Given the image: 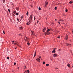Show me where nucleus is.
Listing matches in <instances>:
<instances>
[{
    "label": "nucleus",
    "instance_id": "obj_47",
    "mask_svg": "<svg viewBox=\"0 0 73 73\" xmlns=\"http://www.w3.org/2000/svg\"><path fill=\"white\" fill-rule=\"evenodd\" d=\"M48 29V27H47V29Z\"/></svg>",
    "mask_w": 73,
    "mask_h": 73
},
{
    "label": "nucleus",
    "instance_id": "obj_12",
    "mask_svg": "<svg viewBox=\"0 0 73 73\" xmlns=\"http://www.w3.org/2000/svg\"><path fill=\"white\" fill-rule=\"evenodd\" d=\"M26 24L27 25H29V24H30V23H29L28 22Z\"/></svg>",
    "mask_w": 73,
    "mask_h": 73
},
{
    "label": "nucleus",
    "instance_id": "obj_49",
    "mask_svg": "<svg viewBox=\"0 0 73 73\" xmlns=\"http://www.w3.org/2000/svg\"><path fill=\"white\" fill-rule=\"evenodd\" d=\"M18 69H19V67H18V68H17Z\"/></svg>",
    "mask_w": 73,
    "mask_h": 73
},
{
    "label": "nucleus",
    "instance_id": "obj_39",
    "mask_svg": "<svg viewBox=\"0 0 73 73\" xmlns=\"http://www.w3.org/2000/svg\"><path fill=\"white\" fill-rule=\"evenodd\" d=\"M55 21H57V20L56 19H55Z\"/></svg>",
    "mask_w": 73,
    "mask_h": 73
},
{
    "label": "nucleus",
    "instance_id": "obj_24",
    "mask_svg": "<svg viewBox=\"0 0 73 73\" xmlns=\"http://www.w3.org/2000/svg\"><path fill=\"white\" fill-rule=\"evenodd\" d=\"M28 38L27 37H26V40H25L26 41H27V40H28Z\"/></svg>",
    "mask_w": 73,
    "mask_h": 73
},
{
    "label": "nucleus",
    "instance_id": "obj_34",
    "mask_svg": "<svg viewBox=\"0 0 73 73\" xmlns=\"http://www.w3.org/2000/svg\"><path fill=\"white\" fill-rule=\"evenodd\" d=\"M58 23H59V24L60 25V23H61V22H58Z\"/></svg>",
    "mask_w": 73,
    "mask_h": 73
},
{
    "label": "nucleus",
    "instance_id": "obj_37",
    "mask_svg": "<svg viewBox=\"0 0 73 73\" xmlns=\"http://www.w3.org/2000/svg\"><path fill=\"white\" fill-rule=\"evenodd\" d=\"M3 32L4 34H5V32H4V31H3Z\"/></svg>",
    "mask_w": 73,
    "mask_h": 73
},
{
    "label": "nucleus",
    "instance_id": "obj_30",
    "mask_svg": "<svg viewBox=\"0 0 73 73\" xmlns=\"http://www.w3.org/2000/svg\"><path fill=\"white\" fill-rule=\"evenodd\" d=\"M39 58L40 59L41 58V56H38Z\"/></svg>",
    "mask_w": 73,
    "mask_h": 73
},
{
    "label": "nucleus",
    "instance_id": "obj_26",
    "mask_svg": "<svg viewBox=\"0 0 73 73\" xmlns=\"http://www.w3.org/2000/svg\"><path fill=\"white\" fill-rule=\"evenodd\" d=\"M35 19H36V17L35 16L34 17V20H35Z\"/></svg>",
    "mask_w": 73,
    "mask_h": 73
},
{
    "label": "nucleus",
    "instance_id": "obj_50",
    "mask_svg": "<svg viewBox=\"0 0 73 73\" xmlns=\"http://www.w3.org/2000/svg\"><path fill=\"white\" fill-rule=\"evenodd\" d=\"M19 36H21V34H19Z\"/></svg>",
    "mask_w": 73,
    "mask_h": 73
},
{
    "label": "nucleus",
    "instance_id": "obj_54",
    "mask_svg": "<svg viewBox=\"0 0 73 73\" xmlns=\"http://www.w3.org/2000/svg\"><path fill=\"white\" fill-rule=\"evenodd\" d=\"M58 21H60V20H59Z\"/></svg>",
    "mask_w": 73,
    "mask_h": 73
},
{
    "label": "nucleus",
    "instance_id": "obj_48",
    "mask_svg": "<svg viewBox=\"0 0 73 73\" xmlns=\"http://www.w3.org/2000/svg\"><path fill=\"white\" fill-rule=\"evenodd\" d=\"M17 21H18V22H19V20H18Z\"/></svg>",
    "mask_w": 73,
    "mask_h": 73
},
{
    "label": "nucleus",
    "instance_id": "obj_5",
    "mask_svg": "<svg viewBox=\"0 0 73 73\" xmlns=\"http://www.w3.org/2000/svg\"><path fill=\"white\" fill-rule=\"evenodd\" d=\"M31 33L32 35H35V33H33V32L32 31H31Z\"/></svg>",
    "mask_w": 73,
    "mask_h": 73
},
{
    "label": "nucleus",
    "instance_id": "obj_16",
    "mask_svg": "<svg viewBox=\"0 0 73 73\" xmlns=\"http://www.w3.org/2000/svg\"><path fill=\"white\" fill-rule=\"evenodd\" d=\"M28 13H29V12H28V11H27V13H26V15H27V16L28 15Z\"/></svg>",
    "mask_w": 73,
    "mask_h": 73
},
{
    "label": "nucleus",
    "instance_id": "obj_40",
    "mask_svg": "<svg viewBox=\"0 0 73 73\" xmlns=\"http://www.w3.org/2000/svg\"><path fill=\"white\" fill-rule=\"evenodd\" d=\"M17 11H19V9L17 8Z\"/></svg>",
    "mask_w": 73,
    "mask_h": 73
},
{
    "label": "nucleus",
    "instance_id": "obj_13",
    "mask_svg": "<svg viewBox=\"0 0 73 73\" xmlns=\"http://www.w3.org/2000/svg\"><path fill=\"white\" fill-rule=\"evenodd\" d=\"M20 30H21L22 29H23V27H20Z\"/></svg>",
    "mask_w": 73,
    "mask_h": 73
},
{
    "label": "nucleus",
    "instance_id": "obj_35",
    "mask_svg": "<svg viewBox=\"0 0 73 73\" xmlns=\"http://www.w3.org/2000/svg\"><path fill=\"white\" fill-rule=\"evenodd\" d=\"M58 38H60V36H58Z\"/></svg>",
    "mask_w": 73,
    "mask_h": 73
},
{
    "label": "nucleus",
    "instance_id": "obj_1",
    "mask_svg": "<svg viewBox=\"0 0 73 73\" xmlns=\"http://www.w3.org/2000/svg\"><path fill=\"white\" fill-rule=\"evenodd\" d=\"M47 31L45 32V34H46V35H48L49 34H50V33H48V32H49V31H50V29H47Z\"/></svg>",
    "mask_w": 73,
    "mask_h": 73
},
{
    "label": "nucleus",
    "instance_id": "obj_14",
    "mask_svg": "<svg viewBox=\"0 0 73 73\" xmlns=\"http://www.w3.org/2000/svg\"><path fill=\"white\" fill-rule=\"evenodd\" d=\"M46 66H49V64H47L46 65Z\"/></svg>",
    "mask_w": 73,
    "mask_h": 73
},
{
    "label": "nucleus",
    "instance_id": "obj_15",
    "mask_svg": "<svg viewBox=\"0 0 73 73\" xmlns=\"http://www.w3.org/2000/svg\"><path fill=\"white\" fill-rule=\"evenodd\" d=\"M72 3H73V1H70V2H69V3L70 4H72Z\"/></svg>",
    "mask_w": 73,
    "mask_h": 73
},
{
    "label": "nucleus",
    "instance_id": "obj_3",
    "mask_svg": "<svg viewBox=\"0 0 73 73\" xmlns=\"http://www.w3.org/2000/svg\"><path fill=\"white\" fill-rule=\"evenodd\" d=\"M46 27H44V28L43 31V32H45V31H46Z\"/></svg>",
    "mask_w": 73,
    "mask_h": 73
},
{
    "label": "nucleus",
    "instance_id": "obj_4",
    "mask_svg": "<svg viewBox=\"0 0 73 73\" xmlns=\"http://www.w3.org/2000/svg\"><path fill=\"white\" fill-rule=\"evenodd\" d=\"M48 2H46V3H45V5H44V8H45L46 7V5H48Z\"/></svg>",
    "mask_w": 73,
    "mask_h": 73
},
{
    "label": "nucleus",
    "instance_id": "obj_36",
    "mask_svg": "<svg viewBox=\"0 0 73 73\" xmlns=\"http://www.w3.org/2000/svg\"><path fill=\"white\" fill-rule=\"evenodd\" d=\"M17 21L19 20V18H17Z\"/></svg>",
    "mask_w": 73,
    "mask_h": 73
},
{
    "label": "nucleus",
    "instance_id": "obj_53",
    "mask_svg": "<svg viewBox=\"0 0 73 73\" xmlns=\"http://www.w3.org/2000/svg\"><path fill=\"white\" fill-rule=\"evenodd\" d=\"M72 33H73V31H72Z\"/></svg>",
    "mask_w": 73,
    "mask_h": 73
},
{
    "label": "nucleus",
    "instance_id": "obj_21",
    "mask_svg": "<svg viewBox=\"0 0 73 73\" xmlns=\"http://www.w3.org/2000/svg\"><path fill=\"white\" fill-rule=\"evenodd\" d=\"M30 18L31 19H32V15H30Z\"/></svg>",
    "mask_w": 73,
    "mask_h": 73
},
{
    "label": "nucleus",
    "instance_id": "obj_9",
    "mask_svg": "<svg viewBox=\"0 0 73 73\" xmlns=\"http://www.w3.org/2000/svg\"><path fill=\"white\" fill-rule=\"evenodd\" d=\"M15 44L16 45H18V43L17 42H15Z\"/></svg>",
    "mask_w": 73,
    "mask_h": 73
},
{
    "label": "nucleus",
    "instance_id": "obj_32",
    "mask_svg": "<svg viewBox=\"0 0 73 73\" xmlns=\"http://www.w3.org/2000/svg\"><path fill=\"white\" fill-rule=\"evenodd\" d=\"M8 11L9 12H10V10L9 9H8Z\"/></svg>",
    "mask_w": 73,
    "mask_h": 73
},
{
    "label": "nucleus",
    "instance_id": "obj_28",
    "mask_svg": "<svg viewBox=\"0 0 73 73\" xmlns=\"http://www.w3.org/2000/svg\"><path fill=\"white\" fill-rule=\"evenodd\" d=\"M7 60H9V57H7Z\"/></svg>",
    "mask_w": 73,
    "mask_h": 73
},
{
    "label": "nucleus",
    "instance_id": "obj_46",
    "mask_svg": "<svg viewBox=\"0 0 73 73\" xmlns=\"http://www.w3.org/2000/svg\"><path fill=\"white\" fill-rule=\"evenodd\" d=\"M56 69H58V68H56Z\"/></svg>",
    "mask_w": 73,
    "mask_h": 73
},
{
    "label": "nucleus",
    "instance_id": "obj_7",
    "mask_svg": "<svg viewBox=\"0 0 73 73\" xmlns=\"http://www.w3.org/2000/svg\"><path fill=\"white\" fill-rule=\"evenodd\" d=\"M52 53H56V50H54L52 51Z\"/></svg>",
    "mask_w": 73,
    "mask_h": 73
},
{
    "label": "nucleus",
    "instance_id": "obj_56",
    "mask_svg": "<svg viewBox=\"0 0 73 73\" xmlns=\"http://www.w3.org/2000/svg\"><path fill=\"white\" fill-rule=\"evenodd\" d=\"M64 16H65V15Z\"/></svg>",
    "mask_w": 73,
    "mask_h": 73
},
{
    "label": "nucleus",
    "instance_id": "obj_6",
    "mask_svg": "<svg viewBox=\"0 0 73 73\" xmlns=\"http://www.w3.org/2000/svg\"><path fill=\"white\" fill-rule=\"evenodd\" d=\"M36 61H40V59L39 58H37L36 59Z\"/></svg>",
    "mask_w": 73,
    "mask_h": 73
},
{
    "label": "nucleus",
    "instance_id": "obj_10",
    "mask_svg": "<svg viewBox=\"0 0 73 73\" xmlns=\"http://www.w3.org/2000/svg\"><path fill=\"white\" fill-rule=\"evenodd\" d=\"M70 64H67V66H68V68H70Z\"/></svg>",
    "mask_w": 73,
    "mask_h": 73
},
{
    "label": "nucleus",
    "instance_id": "obj_17",
    "mask_svg": "<svg viewBox=\"0 0 73 73\" xmlns=\"http://www.w3.org/2000/svg\"><path fill=\"white\" fill-rule=\"evenodd\" d=\"M57 8L56 7H55V8H54L55 10H57Z\"/></svg>",
    "mask_w": 73,
    "mask_h": 73
},
{
    "label": "nucleus",
    "instance_id": "obj_44",
    "mask_svg": "<svg viewBox=\"0 0 73 73\" xmlns=\"http://www.w3.org/2000/svg\"><path fill=\"white\" fill-rule=\"evenodd\" d=\"M25 68H26V66H25Z\"/></svg>",
    "mask_w": 73,
    "mask_h": 73
},
{
    "label": "nucleus",
    "instance_id": "obj_27",
    "mask_svg": "<svg viewBox=\"0 0 73 73\" xmlns=\"http://www.w3.org/2000/svg\"><path fill=\"white\" fill-rule=\"evenodd\" d=\"M5 0H3V3H5Z\"/></svg>",
    "mask_w": 73,
    "mask_h": 73
},
{
    "label": "nucleus",
    "instance_id": "obj_29",
    "mask_svg": "<svg viewBox=\"0 0 73 73\" xmlns=\"http://www.w3.org/2000/svg\"><path fill=\"white\" fill-rule=\"evenodd\" d=\"M16 11H14V14H16Z\"/></svg>",
    "mask_w": 73,
    "mask_h": 73
},
{
    "label": "nucleus",
    "instance_id": "obj_45",
    "mask_svg": "<svg viewBox=\"0 0 73 73\" xmlns=\"http://www.w3.org/2000/svg\"><path fill=\"white\" fill-rule=\"evenodd\" d=\"M37 23H38V21H37Z\"/></svg>",
    "mask_w": 73,
    "mask_h": 73
},
{
    "label": "nucleus",
    "instance_id": "obj_23",
    "mask_svg": "<svg viewBox=\"0 0 73 73\" xmlns=\"http://www.w3.org/2000/svg\"><path fill=\"white\" fill-rule=\"evenodd\" d=\"M16 15H17V16H18L19 15V13H16Z\"/></svg>",
    "mask_w": 73,
    "mask_h": 73
},
{
    "label": "nucleus",
    "instance_id": "obj_8",
    "mask_svg": "<svg viewBox=\"0 0 73 73\" xmlns=\"http://www.w3.org/2000/svg\"><path fill=\"white\" fill-rule=\"evenodd\" d=\"M57 54H54V55H53V56L54 57H57Z\"/></svg>",
    "mask_w": 73,
    "mask_h": 73
},
{
    "label": "nucleus",
    "instance_id": "obj_38",
    "mask_svg": "<svg viewBox=\"0 0 73 73\" xmlns=\"http://www.w3.org/2000/svg\"><path fill=\"white\" fill-rule=\"evenodd\" d=\"M21 19H23V16H21Z\"/></svg>",
    "mask_w": 73,
    "mask_h": 73
},
{
    "label": "nucleus",
    "instance_id": "obj_20",
    "mask_svg": "<svg viewBox=\"0 0 73 73\" xmlns=\"http://www.w3.org/2000/svg\"><path fill=\"white\" fill-rule=\"evenodd\" d=\"M27 44L28 45H30V43H29V42H27Z\"/></svg>",
    "mask_w": 73,
    "mask_h": 73
},
{
    "label": "nucleus",
    "instance_id": "obj_33",
    "mask_svg": "<svg viewBox=\"0 0 73 73\" xmlns=\"http://www.w3.org/2000/svg\"><path fill=\"white\" fill-rule=\"evenodd\" d=\"M16 62H15L14 63V65H16Z\"/></svg>",
    "mask_w": 73,
    "mask_h": 73
},
{
    "label": "nucleus",
    "instance_id": "obj_52",
    "mask_svg": "<svg viewBox=\"0 0 73 73\" xmlns=\"http://www.w3.org/2000/svg\"><path fill=\"white\" fill-rule=\"evenodd\" d=\"M23 69H25V68H24Z\"/></svg>",
    "mask_w": 73,
    "mask_h": 73
},
{
    "label": "nucleus",
    "instance_id": "obj_41",
    "mask_svg": "<svg viewBox=\"0 0 73 73\" xmlns=\"http://www.w3.org/2000/svg\"><path fill=\"white\" fill-rule=\"evenodd\" d=\"M12 42H15V41H12Z\"/></svg>",
    "mask_w": 73,
    "mask_h": 73
},
{
    "label": "nucleus",
    "instance_id": "obj_22",
    "mask_svg": "<svg viewBox=\"0 0 73 73\" xmlns=\"http://www.w3.org/2000/svg\"><path fill=\"white\" fill-rule=\"evenodd\" d=\"M45 62L44 61L43 62H42L43 64H45Z\"/></svg>",
    "mask_w": 73,
    "mask_h": 73
},
{
    "label": "nucleus",
    "instance_id": "obj_43",
    "mask_svg": "<svg viewBox=\"0 0 73 73\" xmlns=\"http://www.w3.org/2000/svg\"><path fill=\"white\" fill-rule=\"evenodd\" d=\"M24 73H27V71H25Z\"/></svg>",
    "mask_w": 73,
    "mask_h": 73
},
{
    "label": "nucleus",
    "instance_id": "obj_55",
    "mask_svg": "<svg viewBox=\"0 0 73 73\" xmlns=\"http://www.w3.org/2000/svg\"><path fill=\"white\" fill-rule=\"evenodd\" d=\"M15 49H16V48H15Z\"/></svg>",
    "mask_w": 73,
    "mask_h": 73
},
{
    "label": "nucleus",
    "instance_id": "obj_31",
    "mask_svg": "<svg viewBox=\"0 0 73 73\" xmlns=\"http://www.w3.org/2000/svg\"><path fill=\"white\" fill-rule=\"evenodd\" d=\"M65 11L66 12H68V10L67 9H66Z\"/></svg>",
    "mask_w": 73,
    "mask_h": 73
},
{
    "label": "nucleus",
    "instance_id": "obj_2",
    "mask_svg": "<svg viewBox=\"0 0 73 73\" xmlns=\"http://www.w3.org/2000/svg\"><path fill=\"white\" fill-rule=\"evenodd\" d=\"M66 45H67V46H71V44H68L67 43H66Z\"/></svg>",
    "mask_w": 73,
    "mask_h": 73
},
{
    "label": "nucleus",
    "instance_id": "obj_25",
    "mask_svg": "<svg viewBox=\"0 0 73 73\" xmlns=\"http://www.w3.org/2000/svg\"><path fill=\"white\" fill-rule=\"evenodd\" d=\"M27 72H28V73H29V72H30L29 70H27Z\"/></svg>",
    "mask_w": 73,
    "mask_h": 73
},
{
    "label": "nucleus",
    "instance_id": "obj_42",
    "mask_svg": "<svg viewBox=\"0 0 73 73\" xmlns=\"http://www.w3.org/2000/svg\"><path fill=\"white\" fill-rule=\"evenodd\" d=\"M56 49V48H55L54 49V50H55Z\"/></svg>",
    "mask_w": 73,
    "mask_h": 73
},
{
    "label": "nucleus",
    "instance_id": "obj_11",
    "mask_svg": "<svg viewBox=\"0 0 73 73\" xmlns=\"http://www.w3.org/2000/svg\"><path fill=\"white\" fill-rule=\"evenodd\" d=\"M36 52H35V55L34 56V57H35V56H36Z\"/></svg>",
    "mask_w": 73,
    "mask_h": 73
},
{
    "label": "nucleus",
    "instance_id": "obj_19",
    "mask_svg": "<svg viewBox=\"0 0 73 73\" xmlns=\"http://www.w3.org/2000/svg\"><path fill=\"white\" fill-rule=\"evenodd\" d=\"M38 9H39V10H40V11H41V8L40 7H39Z\"/></svg>",
    "mask_w": 73,
    "mask_h": 73
},
{
    "label": "nucleus",
    "instance_id": "obj_51",
    "mask_svg": "<svg viewBox=\"0 0 73 73\" xmlns=\"http://www.w3.org/2000/svg\"><path fill=\"white\" fill-rule=\"evenodd\" d=\"M61 21V20H60V21Z\"/></svg>",
    "mask_w": 73,
    "mask_h": 73
},
{
    "label": "nucleus",
    "instance_id": "obj_18",
    "mask_svg": "<svg viewBox=\"0 0 73 73\" xmlns=\"http://www.w3.org/2000/svg\"><path fill=\"white\" fill-rule=\"evenodd\" d=\"M68 36H66V40H68Z\"/></svg>",
    "mask_w": 73,
    "mask_h": 73
}]
</instances>
